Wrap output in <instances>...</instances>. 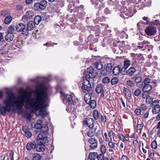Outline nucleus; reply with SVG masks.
<instances>
[{
    "label": "nucleus",
    "mask_w": 160,
    "mask_h": 160,
    "mask_svg": "<svg viewBox=\"0 0 160 160\" xmlns=\"http://www.w3.org/2000/svg\"><path fill=\"white\" fill-rule=\"evenodd\" d=\"M136 72V69L134 68L130 67L129 68L127 72H125L124 71V73L123 74H125L127 73L129 76H132Z\"/></svg>",
    "instance_id": "14"
},
{
    "label": "nucleus",
    "mask_w": 160,
    "mask_h": 160,
    "mask_svg": "<svg viewBox=\"0 0 160 160\" xmlns=\"http://www.w3.org/2000/svg\"><path fill=\"white\" fill-rule=\"evenodd\" d=\"M144 92L142 94V98L143 99H146L149 96V92H148L143 91Z\"/></svg>",
    "instance_id": "44"
},
{
    "label": "nucleus",
    "mask_w": 160,
    "mask_h": 160,
    "mask_svg": "<svg viewBox=\"0 0 160 160\" xmlns=\"http://www.w3.org/2000/svg\"><path fill=\"white\" fill-rule=\"evenodd\" d=\"M14 31V28L13 26H10L8 28V33L13 34Z\"/></svg>",
    "instance_id": "45"
},
{
    "label": "nucleus",
    "mask_w": 160,
    "mask_h": 160,
    "mask_svg": "<svg viewBox=\"0 0 160 160\" xmlns=\"http://www.w3.org/2000/svg\"><path fill=\"white\" fill-rule=\"evenodd\" d=\"M123 92L126 96L128 97H130L131 96V92L128 88H124Z\"/></svg>",
    "instance_id": "24"
},
{
    "label": "nucleus",
    "mask_w": 160,
    "mask_h": 160,
    "mask_svg": "<svg viewBox=\"0 0 160 160\" xmlns=\"http://www.w3.org/2000/svg\"><path fill=\"white\" fill-rule=\"evenodd\" d=\"M95 66L97 69L100 70L102 69L103 65L101 62H97L95 63Z\"/></svg>",
    "instance_id": "26"
},
{
    "label": "nucleus",
    "mask_w": 160,
    "mask_h": 160,
    "mask_svg": "<svg viewBox=\"0 0 160 160\" xmlns=\"http://www.w3.org/2000/svg\"><path fill=\"white\" fill-rule=\"evenodd\" d=\"M60 93L63 103L67 104L72 103V98L71 95L65 94L62 92H61Z\"/></svg>",
    "instance_id": "3"
},
{
    "label": "nucleus",
    "mask_w": 160,
    "mask_h": 160,
    "mask_svg": "<svg viewBox=\"0 0 160 160\" xmlns=\"http://www.w3.org/2000/svg\"><path fill=\"white\" fill-rule=\"evenodd\" d=\"M130 65V62L128 60H126L124 62L123 68L121 69L122 71L124 69L125 70L127 69Z\"/></svg>",
    "instance_id": "23"
},
{
    "label": "nucleus",
    "mask_w": 160,
    "mask_h": 160,
    "mask_svg": "<svg viewBox=\"0 0 160 160\" xmlns=\"http://www.w3.org/2000/svg\"><path fill=\"white\" fill-rule=\"evenodd\" d=\"M87 72L88 75H85L83 77L85 79H89L90 80L91 78H92L95 77L96 76V72L94 71V69L91 67H90L87 69Z\"/></svg>",
    "instance_id": "5"
},
{
    "label": "nucleus",
    "mask_w": 160,
    "mask_h": 160,
    "mask_svg": "<svg viewBox=\"0 0 160 160\" xmlns=\"http://www.w3.org/2000/svg\"><path fill=\"white\" fill-rule=\"evenodd\" d=\"M109 136L110 138H111V141H112V138L113 137V132L112 130H111L108 132Z\"/></svg>",
    "instance_id": "58"
},
{
    "label": "nucleus",
    "mask_w": 160,
    "mask_h": 160,
    "mask_svg": "<svg viewBox=\"0 0 160 160\" xmlns=\"http://www.w3.org/2000/svg\"><path fill=\"white\" fill-rule=\"evenodd\" d=\"M127 84L129 86L132 87L134 85V83L132 81L128 80L127 81Z\"/></svg>",
    "instance_id": "50"
},
{
    "label": "nucleus",
    "mask_w": 160,
    "mask_h": 160,
    "mask_svg": "<svg viewBox=\"0 0 160 160\" xmlns=\"http://www.w3.org/2000/svg\"><path fill=\"white\" fill-rule=\"evenodd\" d=\"M145 99L146 102L147 104H149L152 103L153 98H152L150 96H149Z\"/></svg>",
    "instance_id": "39"
},
{
    "label": "nucleus",
    "mask_w": 160,
    "mask_h": 160,
    "mask_svg": "<svg viewBox=\"0 0 160 160\" xmlns=\"http://www.w3.org/2000/svg\"><path fill=\"white\" fill-rule=\"evenodd\" d=\"M14 152L13 151H10L9 154L10 157V160H14Z\"/></svg>",
    "instance_id": "54"
},
{
    "label": "nucleus",
    "mask_w": 160,
    "mask_h": 160,
    "mask_svg": "<svg viewBox=\"0 0 160 160\" xmlns=\"http://www.w3.org/2000/svg\"><path fill=\"white\" fill-rule=\"evenodd\" d=\"M91 1L92 2L93 4L95 3L96 5H98L99 3V6H101V5H102L101 0H91Z\"/></svg>",
    "instance_id": "33"
},
{
    "label": "nucleus",
    "mask_w": 160,
    "mask_h": 160,
    "mask_svg": "<svg viewBox=\"0 0 160 160\" xmlns=\"http://www.w3.org/2000/svg\"><path fill=\"white\" fill-rule=\"evenodd\" d=\"M133 10L131 9H128V12L126 13L125 14L126 16L128 17H131L133 15Z\"/></svg>",
    "instance_id": "29"
},
{
    "label": "nucleus",
    "mask_w": 160,
    "mask_h": 160,
    "mask_svg": "<svg viewBox=\"0 0 160 160\" xmlns=\"http://www.w3.org/2000/svg\"><path fill=\"white\" fill-rule=\"evenodd\" d=\"M6 157V155L4 154H2L0 156V160H4Z\"/></svg>",
    "instance_id": "64"
},
{
    "label": "nucleus",
    "mask_w": 160,
    "mask_h": 160,
    "mask_svg": "<svg viewBox=\"0 0 160 160\" xmlns=\"http://www.w3.org/2000/svg\"><path fill=\"white\" fill-rule=\"evenodd\" d=\"M93 119L91 118H86L84 121V124L90 128H93Z\"/></svg>",
    "instance_id": "9"
},
{
    "label": "nucleus",
    "mask_w": 160,
    "mask_h": 160,
    "mask_svg": "<svg viewBox=\"0 0 160 160\" xmlns=\"http://www.w3.org/2000/svg\"><path fill=\"white\" fill-rule=\"evenodd\" d=\"M156 32V28L153 26L148 27L145 30V32L146 34L149 36L154 35Z\"/></svg>",
    "instance_id": "7"
},
{
    "label": "nucleus",
    "mask_w": 160,
    "mask_h": 160,
    "mask_svg": "<svg viewBox=\"0 0 160 160\" xmlns=\"http://www.w3.org/2000/svg\"><path fill=\"white\" fill-rule=\"evenodd\" d=\"M106 118L104 115H101L100 116V121L103 122L106 121Z\"/></svg>",
    "instance_id": "53"
},
{
    "label": "nucleus",
    "mask_w": 160,
    "mask_h": 160,
    "mask_svg": "<svg viewBox=\"0 0 160 160\" xmlns=\"http://www.w3.org/2000/svg\"><path fill=\"white\" fill-rule=\"evenodd\" d=\"M118 79L117 78L115 77L112 78L111 80V84L112 85H115L118 83Z\"/></svg>",
    "instance_id": "34"
},
{
    "label": "nucleus",
    "mask_w": 160,
    "mask_h": 160,
    "mask_svg": "<svg viewBox=\"0 0 160 160\" xmlns=\"http://www.w3.org/2000/svg\"><path fill=\"white\" fill-rule=\"evenodd\" d=\"M160 111V105L156 104L152 108V112L153 114L159 113Z\"/></svg>",
    "instance_id": "16"
},
{
    "label": "nucleus",
    "mask_w": 160,
    "mask_h": 160,
    "mask_svg": "<svg viewBox=\"0 0 160 160\" xmlns=\"http://www.w3.org/2000/svg\"><path fill=\"white\" fill-rule=\"evenodd\" d=\"M111 59H110L109 58H103L102 59V60H103V63H104L105 65H106L108 63H110Z\"/></svg>",
    "instance_id": "38"
},
{
    "label": "nucleus",
    "mask_w": 160,
    "mask_h": 160,
    "mask_svg": "<svg viewBox=\"0 0 160 160\" xmlns=\"http://www.w3.org/2000/svg\"><path fill=\"white\" fill-rule=\"evenodd\" d=\"M135 112L136 114L138 115H141V111L140 109L136 108L135 109Z\"/></svg>",
    "instance_id": "57"
},
{
    "label": "nucleus",
    "mask_w": 160,
    "mask_h": 160,
    "mask_svg": "<svg viewBox=\"0 0 160 160\" xmlns=\"http://www.w3.org/2000/svg\"><path fill=\"white\" fill-rule=\"evenodd\" d=\"M34 16V13L32 11H28L26 12L25 14L22 17V20L23 22H26L28 20L32 19Z\"/></svg>",
    "instance_id": "6"
},
{
    "label": "nucleus",
    "mask_w": 160,
    "mask_h": 160,
    "mask_svg": "<svg viewBox=\"0 0 160 160\" xmlns=\"http://www.w3.org/2000/svg\"><path fill=\"white\" fill-rule=\"evenodd\" d=\"M121 160H129V159L127 156L123 155L121 156Z\"/></svg>",
    "instance_id": "60"
},
{
    "label": "nucleus",
    "mask_w": 160,
    "mask_h": 160,
    "mask_svg": "<svg viewBox=\"0 0 160 160\" xmlns=\"http://www.w3.org/2000/svg\"><path fill=\"white\" fill-rule=\"evenodd\" d=\"M48 89L47 85H39L36 87L34 95L32 98L31 93L22 88L19 89L17 97L12 92L7 91V96L3 101L5 106H2L0 102V113L5 115L7 112L11 111L12 107H16L17 110H20L25 103L27 108H31L32 112L36 111V116L42 118L46 117L48 114L46 110L48 99Z\"/></svg>",
    "instance_id": "1"
},
{
    "label": "nucleus",
    "mask_w": 160,
    "mask_h": 160,
    "mask_svg": "<svg viewBox=\"0 0 160 160\" xmlns=\"http://www.w3.org/2000/svg\"><path fill=\"white\" fill-rule=\"evenodd\" d=\"M12 20V18L11 16H7L4 20V22L6 24H9Z\"/></svg>",
    "instance_id": "25"
},
{
    "label": "nucleus",
    "mask_w": 160,
    "mask_h": 160,
    "mask_svg": "<svg viewBox=\"0 0 160 160\" xmlns=\"http://www.w3.org/2000/svg\"><path fill=\"white\" fill-rule=\"evenodd\" d=\"M142 78L140 77H137L135 79V82L137 83V85L139 87H141L143 84V82H141Z\"/></svg>",
    "instance_id": "15"
},
{
    "label": "nucleus",
    "mask_w": 160,
    "mask_h": 160,
    "mask_svg": "<svg viewBox=\"0 0 160 160\" xmlns=\"http://www.w3.org/2000/svg\"><path fill=\"white\" fill-rule=\"evenodd\" d=\"M75 103L73 101L72 103H68L69 104L66 109L67 111L68 112H73L75 108Z\"/></svg>",
    "instance_id": "13"
},
{
    "label": "nucleus",
    "mask_w": 160,
    "mask_h": 160,
    "mask_svg": "<svg viewBox=\"0 0 160 160\" xmlns=\"http://www.w3.org/2000/svg\"><path fill=\"white\" fill-rule=\"evenodd\" d=\"M102 85L101 84H98L97 85L96 88V92L99 93L102 92Z\"/></svg>",
    "instance_id": "27"
},
{
    "label": "nucleus",
    "mask_w": 160,
    "mask_h": 160,
    "mask_svg": "<svg viewBox=\"0 0 160 160\" xmlns=\"http://www.w3.org/2000/svg\"><path fill=\"white\" fill-rule=\"evenodd\" d=\"M152 88V86L150 85H144L142 91L145 92H148Z\"/></svg>",
    "instance_id": "21"
},
{
    "label": "nucleus",
    "mask_w": 160,
    "mask_h": 160,
    "mask_svg": "<svg viewBox=\"0 0 160 160\" xmlns=\"http://www.w3.org/2000/svg\"><path fill=\"white\" fill-rule=\"evenodd\" d=\"M101 151L102 153L104 154L106 152V147L104 145H102L101 147Z\"/></svg>",
    "instance_id": "51"
},
{
    "label": "nucleus",
    "mask_w": 160,
    "mask_h": 160,
    "mask_svg": "<svg viewBox=\"0 0 160 160\" xmlns=\"http://www.w3.org/2000/svg\"><path fill=\"white\" fill-rule=\"evenodd\" d=\"M8 14V12L6 10H3L1 12V14L2 16H5Z\"/></svg>",
    "instance_id": "56"
},
{
    "label": "nucleus",
    "mask_w": 160,
    "mask_h": 160,
    "mask_svg": "<svg viewBox=\"0 0 160 160\" xmlns=\"http://www.w3.org/2000/svg\"><path fill=\"white\" fill-rule=\"evenodd\" d=\"M28 128V127L26 126L23 127L22 129L25 133L28 131V130H27Z\"/></svg>",
    "instance_id": "63"
},
{
    "label": "nucleus",
    "mask_w": 160,
    "mask_h": 160,
    "mask_svg": "<svg viewBox=\"0 0 160 160\" xmlns=\"http://www.w3.org/2000/svg\"><path fill=\"white\" fill-rule=\"evenodd\" d=\"M108 146L111 148H113L114 150H116L117 149V147H116L115 145V143L112 142H108Z\"/></svg>",
    "instance_id": "30"
},
{
    "label": "nucleus",
    "mask_w": 160,
    "mask_h": 160,
    "mask_svg": "<svg viewBox=\"0 0 160 160\" xmlns=\"http://www.w3.org/2000/svg\"><path fill=\"white\" fill-rule=\"evenodd\" d=\"M16 29L17 32H22L23 34H27L28 32L25 28L24 24L22 23H19L16 26Z\"/></svg>",
    "instance_id": "8"
},
{
    "label": "nucleus",
    "mask_w": 160,
    "mask_h": 160,
    "mask_svg": "<svg viewBox=\"0 0 160 160\" xmlns=\"http://www.w3.org/2000/svg\"><path fill=\"white\" fill-rule=\"evenodd\" d=\"M90 80L83 78L82 89L83 92L86 93H92V90L91 88V85L90 82Z\"/></svg>",
    "instance_id": "2"
},
{
    "label": "nucleus",
    "mask_w": 160,
    "mask_h": 160,
    "mask_svg": "<svg viewBox=\"0 0 160 160\" xmlns=\"http://www.w3.org/2000/svg\"><path fill=\"white\" fill-rule=\"evenodd\" d=\"M141 108L142 110H144L146 109L147 107L145 104H142L141 105Z\"/></svg>",
    "instance_id": "59"
},
{
    "label": "nucleus",
    "mask_w": 160,
    "mask_h": 160,
    "mask_svg": "<svg viewBox=\"0 0 160 160\" xmlns=\"http://www.w3.org/2000/svg\"><path fill=\"white\" fill-rule=\"evenodd\" d=\"M41 21V17L40 16H37L34 19V23L36 25H38Z\"/></svg>",
    "instance_id": "28"
},
{
    "label": "nucleus",
    "mask_w": 160,
    "mask_h": 160,
    "mask_svg": "<svg viewBox=\"0 0 160 160\" xmlns=\"http://www.w3.org/2000/svg\"><path fill=\"white\" fill-rule=\"evenodd\" d=\"M141 92V91L140 89H137L134 92V95L136 96L139 95Z\"/></svg>",
    "instance_id": "52"
},
{
    "label": "nucleus",
    "mask_w": 160,
    "mask_h": 160,
    "mask_svg": "<svg viewBox=\"0 0 160 160\" xmlns=\"http://www.w3.org/2000/svg\"><path fill=\"white\" fill-rule=\"evenodd\" d=\"M97 158L98 160H103L104 158V155L103 154H99L97 155Z\"/></svg>",
    "instance_id": "47"
},
{
    "label": "nucleus",
    "mask_w": 160,
    "mask_h": 160,
    "mask_svg": "<svg viewBox=\"0 0 160 160\" xmlns=\"http://www.w3.org/2000/svg\"><path fill=\"white\" fill-rule=\"evenodd\" d=\"M151 146L152 148L156 149L157 147V144L156 141V140L153 141L151 143Z\"/></svg>",
    "instance_id": "40"
},
{
    "label": "nucleus",
    "mask_w": 160,
    "mask_h": 160,
    "mask_svg": "<svg viewBox=\"0 0 160 160\" xmlns=\"http://www.w3.org/2000/svg\"><path fill=\"white\" fill-rule=\"evenodd\" d=\"M151 82V80L148 78H146L144 79V85H149V83H150Z\"/></svg>",
    "instance_id": "46"
},
{
    "label": "nucleus",
    "mask_w": 160,
    "mask_h": 160,
    "mask_svg": "<svg viewBox=\"0 0 160 160\" xmlns=\"http://www.w3.org/2000/svg\"><path fill=\"white\" fill-rule=\"evenodd\" d=\"M5 39L8 42H11L12 41L14 38L13 34L8 33L5 36Z\"/></svg>",
    "instance_id": "18"
},
{
    "label": "nucleus",
    "mask_w": 160,
    "mask_h": 160,
    "mask_svg": "<svg viewBox=\"0 0 160 160\" xmlns=\"http://www.w3.org/2000/svg\"><path fill=\"white\" fill-rule=\"evenodd\" d=\"M137 129L138 130H140L142 129V126L141 124H138L137 125Z\"/></svg>",
    "instance_id": "62"
},
{
    "label": "nucleus",
    "mask_w": 160,
    "mask_h": 160,
    "mask_svg": "<svg viewBox=\"0 0 160 160\" xmlns=\"http://www.w3.org/2000/svg\"><path fill=\"white\" fill-rule=\"evenodd\" d=\"M25 133L26 137L28 138H29L31 137L32 136V134L31 132L29 131H28Z\"/></svg>",
    "instance_id": "55"
},
{
    "label": "nucleus",
    "mask_w": 160,
    "mask_h": 160,
    "mask_svg": "<svg viewBox=\"0 0 160 160\" xmlns=\"http://www.w3.org/2000/svg\"><path fill=\"white\" fill-rule=\"evenodd\" d=\"M41 129V131H42V132H45V134H47V131L48 130V127L46 125H44L43 126H42V128Z\"/></svg>",
    "instance_id": "31"
},
{
    "label": "nucleus",
    "mask_w": 160,
    "mask_h": 160,
    "mask_svg": "<svg viewBox=\"0 0 160 160\" xmlns=\"http://www.w3.org/2000/svg\"><path fill=\"white\" fill-rule=\"evenodd\" d=\"M102 81L103 83L105 84H107L110 81V79L108 77H105L103 78Z\"/></svg>",
    "instance_id": "49"
},
{
    "label": "nucleus",
    "mask_w": 160,
    "mask_h": 160,
    "mask_svg": "<svg viewBox=\"0 0 160 160\" xmlns=\"http://www.w3.org/2000/svg\"><path fill=\"white\" fill-rule=\"evenodd\" d=\"M90 102V107L92 108H94L96 105V103L95 100H92Z\"/></svg>",
    "instance_id": "35"
},
{
    "label": "nucleus",
    "mask_w": 160,
    "mask_h": 160,
    "mask_svg": "<svg viewBox=\"0 0 160 160\" xmlns=\"http://www.w3.org/2000/svg\"><path fill=\"white\" fill-rule=\"evenodd\" d=\"M151 3V1L149 0L145 2V5L146 6L149 7L150 6Z\"/></svg>",
    "instance_id": "61"
},
{
    "label": "nucleus",
    "mask_w": 160,
    "mask_h": 160,
    "mask_svg": "<svg viewBox=\"0 0 160 160\" xmlns=\"http://www.w3.org/2000/svg\"><path fill=\"white\" fill-rule=\"evenodd\" d=\"M98 154L95 152L91 153L89 155V157L92 158H97Z\"/></svg>",
    "instance_id": "48"
},
{
    "label": "nucleus",
    "mask_w": 160,
    "mask_h": 160,
    "mask_svg": "<svg viewBox=\"0 0 160 160\" xmlns=\"http://www.w3.org/2000/svg\"><path fill=\"white\" fill-rule=\"evenodd\" d=\"M89 142L91 144L90 146L92 149L95 148L97 146V140L94 138H91L88 140Z\"/></svg>",
    "instance_id": "10"
},
{
    "label": "nucleus",
    "mask_w": 160,
    "mask_h": 160,
    "mask_svg": "<svg viewBox=\"0 0 160 160\" xmlns=\"http://www.w3.org/2000/svg\"><path fill=\"white\" fill-rule=\"evenodd\" d=\"M32 126L33 128L38 129H41L42 125L39 124V123H36L33 125V124H32Z\"/></svg>",
    "instance_id": "37"
},
{
    "label": "nucleus",
    "mask_w": 160,
    "mask_h": 160,
    "mask_svg": "<svg viewBox=\"0 0 160 160\" xmlns=\"http://www.w3.org/2000/svg\"><path fill=\"white\" fill-rule=\"evenodd\" d=\"M122 71L120 70V68L118 67H116L114 68L113 69V73L115 75H117L119 74L120 72H122Z\"/></svg>",
    "instance_id": "19"
},
{
    "label": "nucleus",
    "mask_w": 160,
    "mask_h": 160,
    "mask_svg": "<svg viewBox=\"0 0 160 160\" xmlns=\"http://www.w3.org/2000/svg\"><path fill=\"white\" fill-rule=\"evenodd\" d=\"M34 26V24L33 23V22L32 21H30L27 24V29L28 30H32L33 29Z\"/></svg>",
    "instance_id": "17"
},
{
    "label": "nucleus",
    "mask_w": 160,
    "mask_h": 160,
    "mask_svg": "<svg viewBox=\"0 0 160 160\" xmlns=\"http://www.w3.org/2000/svg\"><path fill=\"white\" fill-rule=\"evenodd\" d=\"M45 143H42L40 142H38L37 145H36L35 148L36 151L38 152H43L45 149Z\"/></svg>",
    "instance_id": "12"
},
{
    "label": "nucleus",
    "mask_w": 160,
    "mask_h": 160,
    "mask_svg": "<svg viewBox=\"0 0 160 160\" xmlns=\"http://www.w3.org/2000/svg\"><path fill=\"white\" fill-rule=\"evenodd\" d=\"M37 139L38 142H40L42 143H47L48 142L47 134H45V132L40 133L38 136Z\"/></svg>",
    "instance_id": "4"
},
{
    "label": "nucleus",
    "mask_w": 160,
    "mask_h": 160,
    "mask_svg": "<svg viewBox=\"0 0 160 160\" xmlns=\"http://www.w3.org/2000/svg\"><path fill=\"white\" fill-rule=\"evenodd\" d=\"M34 9L36 10H38L39 9H41L40 3L37 2L34 4L33 7Z\"/></svg>",
    "instance_id": "43"
},
{
    "label": "nucleus",
    "mask_w": 160,
    "mask_h": 160,
    "mask_svg": "<svg viewBox=\"0 0 160 160\" xmlns=\"http://www.w3.org/2000/svg\"><path fill=\"white\" fill-rule=\"evenodd\" d=\"M41 156L39 154L36 153L34 154L33 158V160H40Z\"/></svg>",
    "instance_id": "41"
},
{
    "label": "nucleus",
    "mask_w": 160,
    "mask_h": 160,
    "mask_svg": "<svg viewBox=\"0 0 160 160\" xmlns=\"http://www.w3.org/2000/svg\"><path fill=\"white\" fill-rule=\"evenodd\" d=\"M106 68L107 69V70L108 72H110L111 71L112 68V63H107V64H106Z\"/></svg>",
    "instance_id": "36"
},
{
    "label": "nucleus",
    "mask_w": 160,
    "mask_h": 160,
    "mask_svg": "<svg viewBox=\"0 0 160 160\" xmlns=\"http://www.w3.org/2000/svg\"><path fill=\"white\" fill-rule=\"evenodd\" d=\"M36 147V143L34 142H29L26 145V148L28 151H30L35 148Z\"/></svg>",
    "instance_id": "11"
},
{
    "label": "nucleus",
    "mask_w": 160,
    "mask_h": 160,
    "mask_svg": "<svg viewBox=\"0 0 160 160\" xmlns=\"http://www.w3.org/2000/svg\"><path fill=\"white\" fill-rule=\"evenodd\" d=\"M94 130L92 128H90L88 132V135L89 137H92L94 134Z\"/></svg>",
    "instance_id": "32"
},
{
    "label": "nucleus",
    "mask_w": 160,
    "mask_h": 160,
    "mask_svg": "<svg viewBox=\"0 0 160 160\" xmlns=\"http://www.w3.org/2000/svg\"><path fill=\"white\" fill-rule=\"evenodd\" d=\"M93 116L94 119L97 120L98 119V111L96 110H94L93 112Z\"/></svg>",
    "instance_id": "42"
},
{
    "label": "nucleus",
    "mask_w": 160,
    "mask_h": 160,
    "mask_svg": "<svg viewBox=\"0 0 160 160\" xmlns=\"http://www.w3.org/2000/svg\"><path fill=\"white\" fill-rule=\"evenodd\" d=\"M92 93H88L84 95V100L87 103L89 102L91 100V94Z\"/></svg>",
    "instance_id": "20"
},
{
    "label": "nucleus",
    "mask_w": 160,
    "mask_h": 160,
    "mask_svg": "<svg viewBox=\"0 0 160 160\" xmlns=\"http://www.w3.org/2000/svg\"><path fill=\"white\" fill-rule=\"evenodd\" d=\"M39 3L41 10L44 9L47 5V2L45 0L41 1Z\"/></svg>",
    "instance_id": "22"
}]
</instances>
